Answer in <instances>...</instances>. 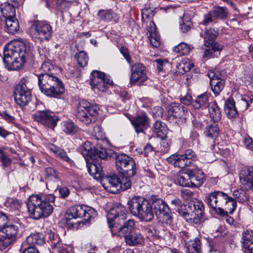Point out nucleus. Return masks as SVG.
Wrapping results in <instances>:
<instances>
[{"mask_svg": "<svg viewBox=\"0 0 253 253\" xmlns=\"http://www.w3.org/2000/svg\"><path fill=\"white\" fill-rule=\"evenodd\" d=\"M130 83L131 84H140L148 79L147 71L145 66L141 63H136L131 68Z\"/></svg>", "mask_w": 253, "mask_h": 253, "instance_id": "obj_16", "label": "nucleus"}, {"mask_svg": "<svg viewBox=\"0 0 253 253\" xmlns=\"http://www.w3.org/2000/svg\"><path fill=\"white\" fill-rule=\"evenodd\" d=\"M153 131L158 137L165 139L167 134V127L166 124L161 121H157L153 126Z\"/></svg>", "mask_w": 253, "mask_h": 253, "instance_id": "obj_36", "label": "nucleus"}, {"mask_svg": "<svg viewBox=\"0 0 253 253\" xmlns=\"http://www.w3.org/2000/svg\"><path fill=\"white\" fill-rule=\"evenodd\" d=\"M233 196L240 203L244 202L246 199L244 193H239L238 190H235L233 192Z\"/></svg>", "mask_w": 253, "mask_h": 253, "instance_id": "obj_60", "label": "nucleus"}, {"mask_svg": "<svg viewBox=\"0 0 253 253\" xmlns=\"http://www.w3.org/2000/svg\"><path fill=\"white\" fill-rule=\"evenodd\" d=\"M196 159L195 152L187 149L183 155L174 154L167 158L168 163L180 168L189 167Z\"/></svg>", "mask_w": 253, "mask_h": 253, "instance_id": "obj_12", "label": "nucleus"}, {"mask_svg": "<svg viewBox=\"0 0 253 253\" xmlns=\"http://www.w3.org/2000/svg\"><path fill=\"white\" fill-rule=\"evenodd\" d=\"M177 183L181 186L191 187L189 172L182 173L177 178Z\"/></svg>", "mask_w": 253, "mask_h": 253, "instance_id": "obj_48", "label": "nucleus"}, {"mask_svg": "<svg viewBox=\"0 0 253 253\" xmlns=\"http://www.w3.org/2000/svg\"><path fill=\"white\" fill-rule=\"evenodd\" d=\"M107 76L100 71L97 70L93 71L90 76V84L93 89L100 82H102Z\"/></svg>", "mask_w": 253, "mask_h": 253, "instance_id": "obj_38", "label": "nucleus"}, {"mask_svg": "<svg viewBox=\"0 0 253 253\" xmlns=\"http://www.w3.org/2000/svg\"><path fill=\"white\" fill-rule=\"evenodd\" d=\"M209 95L204 93L197 96L192 102V105L195 109H204L207 108L209 104Z\"/></svg>", "mask_w": 253, "mask_h": 253, "instance_id": "obj_35", "label": "nucleus"}, {"mask_svg": "<svg viewBox=\"0 0 253 253\" xmlns=\"http://www.w3.org/2000/svg\"><path fill=\"white\" fill-rule=\"evenodd\" d=\"M94 152L95 157L92 158V159L96 161L99 160L100 162L102 163V160H105L107 158V153L105 148L94 149Z\"/></svg>", "mask_w": 253, "mask_h": 253, "instance_id": "obj_52", "label": "nucleus"}, {"mask_svg": "<svg viewBox=\"0 0 253 253\" xmlns=\"http://www.w3.org/2000/svg\"><path fill=\"white\" fill-rule=\"evenodd\" d=\"M223 192L220 191H214L209 194H207L204 200L205 202L210 206L214 211L217 212V210L219 207L218 205L220 204L222 200Z\"/></svg>", "mask_w": 253, "mask_h": 253, "instance_id": "obj_21", "label": "nucleus"}, {"mask_svg": "<svg viewBox=\"0 0 253 253\" xmlns=\"http://www.w3.org/2000/svg\"><path fill=\"white\" fill-rule=\"evenodd\" d=\"M222 200L218 205L217 213L220 215H227L228 213L232 214L235 210L237 206L236 201L233 198L229 197L227 194L223 193Z\"/></svg>", "mask_w": 253, "mask_h": 253, "instance_id": "obj_17", "label": "nucleus"}, {"mask_svg": "<svg viewBox=\"0 0 253 253\" xmlns=\"http://www.w3.org/2000/svg\"><path fill=\"white\" fill-rule=\"evenodd\" d=\"M127 205L131 213L141 220L150 221L154 217L152 207L144 197H134L128 201Z\"/></svg>", "mask_w": 253, "mask_h": 253, "instance_id": "obj_5", "label": "nucleus"}, {"mask_svg": "<svg viewBox=\"0 0 253 253\" xmlns=\"http://www.w3.org/2000/svg\"><path fill=\"white\" fill-rule=\"evenodd\" d=\"M220 130L218 126L216 124H212L208 125L205 128L204 134L205 135L212 140H215L219 134Z\"/></svg>", "mask_w": 253, "mask_h": 253, "instance_id": "obj_30", "label": "nucleus"}, {"mask_svg": "<svg viewBox=\"0 0 253 253\" xmlns=\"http://www.w3.org/2000/svg\"><path fill=\"white\" fill-rule=\"evenodd\" d=\"M14 97L17 104L21 107L27 105L31 101V91L27 88L26 84L23 80H21V82L16 86Z\"/></svg>", "mask_w": 253, "mask_h": 253, "instance_id": "obj_14", "label": "nucleus"}, {"mask_svg": "<svg viewBox=\"0 0 253 253\" xmlns=\"http://www.w3.org/2000/svg\"><path fill=\"white\" fill-rule=\"evenodd\" d=\"M5 23V30L10 34H15L19 29V24L15 17L4 19Z\"/></svg>", "mask_w": 253, "mask_h": 253, "instance_id": "obj_34", "label": "nucleus"}, {"mask_svg": "<svg viewBox=\"0 0 253 253\" xmlns=\"http://www.w3.org/2000/svg\"><path fill=\"white\" fill-rule=\"evenodd\" d=\"M34 121L48 127H54L59 121L58 117L51 111L47 110L38 111L33 115Z\"/></svg>", "mask_w": 253, "mask_h": 253, "instance_id": "obj_15", "label": "nucleus"}, {"mask_svg": "<svg viewBox=\"0 0 253 253\" xmlns=\"http://www.w3.org/2000/svg\"><path fill=\"white\" fill-rule=\"evenodd\" d=\"M99 108L96 105L91 104L86 100L80 102L78 106L76 117L85 124L94 123L97 120Z\"/></svg>", "mask_w": 253, "mask_h": 253, "instance_id": "obj_7", "label": "nucleus"}, {"mask_svg": "<svg viewBox=\"0 0 253 253\" xmlns=\"http://www.w3.org/2000/svg\"><path fill=\"white\" fill-rule=\"evenodd\" d=\"M62 129L68 134H74L77 132L78 127L73 122L67 121L62 122Z\"/></svg>", "mask_w": 253, "mask_h": 253, "instance_id": "obj_42", "label": "nucleus"}, {"mask_svg": "<svg viewBox=\"0 0 253 253\" xmlns=\"http://www.w3.org/2000/svg\"><path fill=\"white\" fill-rule=\"evenodd\" d=\"M112 84L113 81L109 79V77L107 76L102 82H100V83L98 84L93 89L94 91H95L96 90L100 91H104L107 89V85H111Z\"/></svg>", "mask_w": 253, "mask_h": 253, "instance_id": "obj_51", "label": "nucleus"}, {"mask_svg": "<svg viewBox=\"0 0 253 253\" xmlns=\"http://www.w3.org/2000/svg\"><path fill=\"white\" fill-rule=\"evenodd\" d=\"M180 100L181 103L185 105H188L191 103H192V97L189 94H186L184 96H181Z\"/></svg>", "mask_w": 253, "mask_h": 253, "instance_id": "obj_61", "label": "nucleus"}, {"mask_svg": "<svg viewBox=\"0 0 253 253\" xmlns=\"http://www.w3.org/2000/svg\"><path fill=\"white\" fill-rule=\"evenodd\" d=\"M239 177L242 184H249L253 189V167L243 169L240 172Z\"/></svg>", "mask_w": 253, "mask_h": 253, "instance_id": "obj_25", "label": "nucleus"}, {"mask_svg": "<svg viewBox=\"0 0 253 253\" xmlns=\"http://www.w3.org/2000/svg\"><path fill=\"white\" fill-rule=\"evenodd\" d=\"M52 27L45 21H35L30 29V35L35 40L49 41L51 37Z\"/></svg>", "mask_w": 253, "mask_h": 253, "instance_id": "obj_10", "label": "nucleus"}, {"mask_svg": "<svg viewBox=\"0 0 253 253\" xmlns=\"http://www.w3.org/2000/svg\"><path fill=\"white\" fill-rule=\"evenodd\" d=\"M154 15L153 11L149 8H144L142 9L141 16L143 20L149 19L150 16Z\"/></svg>", "mask_w": 253, "mask_h": 253, "instance_id": "obj_58", "label": "nucleus"}, {"mask_svg": "<svg viewBox=\"0 0 253 253\" xmlns=\"http://www.w3.org/2000/svg\"><path fill=\"white\" fill-rule=\"evenodd\" d=\"M43 61L41 68L43 73L38 76L39 88L46 95L58 98L65 91L64 84L58 77L48 73L53 68L49 60Z\"/></svg>", "mask_w": 253, "mask_h": 253, "instance_id": "obj_1", "label": "nucleus"}, {"mask_svg": "<svg viewBox=\"0 0 253 253\" xmlns=\"http://www.w3.org/2000/svg\"><path fill=\"white\" fill-rule=\"evenodd\" d=\"M190 180L191 181V187H198L201 186L204 182L203 180L201 178L198 177L196 173L193 172H189Z\"/></svg>", "mask_w": 253, "mask_h": 253, "instance_id": "obj_53", "label": "nucleus"}, {"mask_svg": "<svg viewBox=\"0 0 253 253\" xmlns=\"http://www.w3.org/2000/svg\"><path fill=\"white\" fill-rule=\"evenodd\" d=\"M181 204L182 202L178 198H174L171 201V206L175 211L178 210V208Z\"/></svg>", "mask_w": 253, "mask_h": 253, "instance_id": "obj_63", "label": "nucleus"}, {"mask_svg": "<svg viewBox=\"0 0 253 253\" xmlns=\"http://www.w3.org/2000/svg\"><path fill=\"white\" fill-rule=\"evenodd\" d=\"M90 160L91 162L90 164H87L88 171L90 175H92L95 178H98L103 174V169L101 167L102 163L99 160Z\"/></svg>", "mask_w": 253, "mask_h": 253, "instance_id": "obj_23", "label": "nucleus"}, {"mask_svg": "<svg viewBox=\"0 0 253 253\" xmlns=\"http://www.w3.org/2000/svg\"><path fill=\"white\" fill-rule=\"evenodd\" d=\"M216 19L212 13V11H210L207 14L204 15L203 20L201 22L200 24L203 25H206L211 22H212Z\"/></svg>", "mask_w": 253, "mask_h": 253, "instance_id": "obj_55", "label": "nucleus"}, {"mask_svg": "<svg viewBox=\"0 0 253 253\" xmlns=\"http://www.w3.org/2000/svg\"><path fill=\"white\" fill-rule=\"evenodd\" d=\"M44 171L47 183L50 185L53 184L55 187H58L60 180L59 173L50 167L45 168Z\"/></svg>", "mask_w": 253, "mask_h": 253, "instance_id": "obj_24", "label": "nucleus"}, {"mask_svg": "<svg viewBox=\"0 0 253 253\" xmlns=\"http://www.w3.org/2000/svg\"><path fill=\"white\" fill-rule=\"evenodd\" d=\"M19 228L14 224H7L0 229V250L3 251L14 243L19 237Z\"/></svg>", "mask_w": 253, "mask_h": 253, "instance_id": "obj_8", "label": "nucleus"}, {"mask_svg": "<svg viewBox=\"0 0 253 253\" xmlns=\"http://www.w3.org/2000/svg\"><path fill=\"white\" fill-rule=\"evenodd\" d=\"M97 214L96 211L92 208L82 205H76L71 207L67 212L66 218L68 220L71 218H83L85 221H89Z\"/></svg>", "mask_w": 253, "mask_h": 253, "instance_id": "obj_11", "label": "nucleus"}, {"mask_svg": "<svg viewBox=\"0 0 253 253\" xmlns=\"http://www.w3.org/2000/svg\"><path fill=\"white\" fill-rule=\"evenodd\" d=\"M218 35V31L213 28L207 29L205 31L204 42L205 45H210L217 43L215 39Z\"/></svg>", "mask_w": 253, "mask_h": 253, "instance_id": "obj_33", "label": "nucleus"}, {"mask_svg": "<svg viewBox=\"0 0 253 253\" xmlns=\"http://www.w3.org/2000/svg\"><path fill=\"white\" fill-rule=\"evenodd\" d=\"M212 11L215 19L224 20L227 18L228 11L224 7L216 6Z\"/></svg>", "mask_w": 253, "mask_h": 253, "instance_id": "obj_46", "label": "nucleus"}, {"mask_svg": "<svg viewBox=\"0 0 253 253\" xmlns=\"http://www.w3.org/2000/svg\"><path fill=\"white\" fill-rule=\"evenodd\" d=\"M18 3L14 1V4L5 2L0 6V11L5 19L15 17V7Z\"/></svg>", "mask_w": 253, "mask_h": 253, "instance_id": "obj_26", "label": "nucleus"}, {"mask_svg": "<svg viewBox=\"0 0 253 253\" xmlns=\"http://www.w3.org/2000/svg\"><path fill=\"white\" fill-rule=\"evenodd\" d=\"M39 53L41 58L42 60H49L48 59L49 49L45 47L42 46L39 48Z\"/></svg>", "mask_w": 253, "mask_h": 253, "instance_id": "obj_56", "label": "nucleus"}, {"mask_svg": "<svg viewBox=\"0 0 253 253\" xmlns=\"http://www.w3.org/2000/svg\"><path fill=\"white\" fill-rule=\"evenodd\" d=\"M94 151V146L89 141H86L79 148V151L84 157L87 162L88 161H89V159H92V158L95 157Z\"/></svg>", "mask_w": 253, "mask_h": 253, "instance_id": "obj_27", "label": "nucleus"}, {"mask_svg": "<svg viewBox=\"0 0 253 253\" xmlns=\"http://www.w3.org/2000/svg\"><path fill=\"white\" fill-rule=\"evenodd\" d=\"M130 121L137 133L143 132L149 126V118L145 113L137 115Z\"/></svg>", "mask_w": 253, "mask_h": 253, "instance_id": "obj_20", "label": "nucleus"}, {"mask_svg": "<svg viewBox=\"0 0 253 253\" xmlns=\"http://www.w3.org/2000/svg\"><path fill=\"white\" fill-rule=\"evenodd\" d=\"M243 248L249 247V245L253 243V231L247 230L242 234L241 240Z\"/></svg>", "mask_w": 253, "mask_h": 253, "instance_id": "obj_45", "label": "nucleus"}, {"mask_svg": "<svg viewBox=\"0 0 253 253\" xmlns=\"http://www.w3.org/2000/svg\"><path fill=\"white\" fill-rule=\"evenodd\" d=\"M124 238L126 243L129 246L142 245L144 242V238L139 232L131 233Z\"/></svg>", "mask_w": 253, "mask_h": 253, "instance_id": "obj_28", "label": "nucleus"}, {"mask_svg": "<svg viewBox=\"0 0 253 253\" xmlns=\"http://www.w3.org/2000/svg\"><path fill=\"white\" fill-rule=\"evenodd\" d=\"M224 111L229 119L235 118L238 116V112L233 98H229L226 101L224 105Z\"/></svg>", "mask_w": 253, "mask_h": 253, "instance_id": "obj_32", "label": "nucleus"}, {"mask_svg": "<svg viewBox=\"0 0 253 253\" xmlns=\"http://www.w3.org/2000/svg\"><path fill=\"white\" fill-rule=\"evenodd\" d=\"M187 111L180 104L171 103L169 107L168 116L169 118L175 119L176 122L186 118Z\"/></svg>", "mask_w": 253, "mask_h": 253, "instance_id": "obj_18", "label": "nucleus"}, {"mask_svg": "<svg viewBox=\"0 0 253 253\" xmlns=\"http://www.w3.org/2000/svg\"><path fill=\"white\" fill-rule=\"evenodd\" d=\"M150 25L148 30L150 41L153 46L157 47L160 45V38L156 31V27L154 23H151Z\"/></svg>", "mask_w": 253, "mask_h": 253, "instance_id": "obj_39", "label": "nucleus"}, {"mask_svg": "<svg viewBox=\"0 0 253 253\" xmlns=\"http://www.w3.org/2000/svg\"><path fill=\"white\" fill-rule=\"evenodd\" d=\"M159 221L167 224H170L172 218L170 209L167 203L162 199L155 200L151 206Z\"/></svg>", "mask_w": 253, "mask_h": 253, "instance_id": "obj_13", "label": "nucleus"}, {"mask_svg": "<svg viewBox=\"0 0 253 253\" xmlns=\"http://www.w3.org/2000/svg\"><path fill=\"white\" fill-rule=\"evenodd\" d=\"M26 243L33 247L42 245L44 243L43 236L39 233H32L27 238Z\"/></svg>", "mask_w": 253, "mask_h": 253, "instance_id": "obj_37", "label": "nucleus"}, {"mask_svg": "<svg viewBox=\"0 0 253 253\" xmlns=\"http://www.w3.org/2000/svg\"><path fill=\"white\" fill-rule=\"evenodd\" d=\"M243 143L246 148L250 150L253 149V140L249 135H247L245 137L243 140Z\"/></svg>", "mask_w": 253, "mask_h": 253, "instance_id": "obj_59", "label": "nucleus"}, {"mask_svg": "<svg viewBox=\"0 0 253 253\" xmlns=\"http://www.w3.org/2000/svg\"><path fill=\"white\" fill-rule=\"evenodd\" d=\"M78 64L82 67L85 66L88 61V57L85 52L80 51L75 55Z\"/></svg>", "mask_w": 253, "mask_h": 253, "instance_id": "obj_50", "label": "nucleus"}, {"mask_svg": "<svg viewBox=\"0 0 253 253\" xmlns=\"http://www.w3.org/2000/svg\"><path fill=\"white\" fill-rule=\"evenodd\" d=\"M201 241L198 238L186 243L188 253H201Z\"/></svg>", "mask_w": 253, "mask_h": 253, "instance_id": "obj_40", "label": "nucleus"}, {"mask_svg": "<svg viewBox=\"0 0 253 253\" xmlns=\"http://www.w3.org/2000/svg\"><path fill=\"white\" fill-rule=\"evenodd\" d=\"M190 139L194 144H198L199 135L198 132L194 130H191L190 132Z\"/></svg>", "mask_w": 253, "mask_h": 253, "instance_id": "obj_64", "label": "nucleus"}, {"mask_svg": "<svg viewBox=\"0 0 253 253\" xmlns=\"http://www.w3.org/2000/svg\"><path fill=\"white\" fill-rule=\"evenodd\" d=\"M208 76L210 79V85L215 96L221 92L224 87V81L219 77L214 71H210Z\"/></svg>", "mask_w": 253, "mask_h": 253, "instance_id": "obj_19", "label": "nucleus"}, {"mask_svg": "<svg viewBox=\"0 0 253 253\" xmlns=\"http://www.w3.org/2000/svg\"><path fill=\"white\" fill-rule=\"evenodd\" d=\"M192 206L191 221L197 224L201 220L204 210V206L202 202L197 201L194 203L190 204Z\"/></svg>", "mask_w": 253, "mask_h": 253, "instance_id": "obj_22", "label": "nucleus"}, {"mask_svg": "<svg viewBox=\"0 0 253 253\" xmlns=\"http://www.w3.org/2000/svg\"><path fill=\"white\" fill-rule=\"evenodd\" d=\"M126 212L127 211L124 206L117 203L107 214L110 228L116 227L117 225L123 224L119 228V233L120 236L124 237L131 233L135 224L133 219L126 220Z\"/></svg>", "mask_w": 253, "mask_h": 253, "instance_id": "obj_3", "label": "nucleus"}, {"mask_svg": "<svg viewBox=\"0 0 253 253\" xmlns=\"http://www.w3.org/2000/svg\"><path fill=\"white\" fill-rule=\"evenodd\" d=\"M55 199L52 194L30 196L27 203L30 216L37 220L49 216L53 212Z\"/></svg>", "mask_w": 253, "mask_h": 253, "instance_id": "obj_2", "label": "nucleus"}, {"mask_svg": "<svg viewBox=\"0 0 253 253\" xmlns=\"http://www.w3.org/2000/svg\"><path fill=\"white\" fill-rule=\"evenodd\" d=\"M209 112L211 119L214 123L219 122L221 118V111L215 101L209 105Z\"/></svg>", "mask_w": 253, "mask_h": 253, "instance_id": "obj_31", "label": "nucleus"}, {"mask_svg": "<svg viewBox=\"0 0 253 253\" xmlns=\"http://www.w3.org/2000/svg\"><path fill=\"white\" fill-rule=\"evenodd\" d=\"M192 206L190 204L186 205L182 204L178 210L176 211L182 216L184 217L187 220H190L191 215Z\"/></svg>", "mask_w": 253, "mask_h": 253, "instance_id": "obj_44", "label": "nucleus"}, {"mask_svg": "<svg viewBox=\"0 0 253 253\" xmlns=\"http://www.w3.org/2000/svg\"><path fill=\"white\" fill-rule=\"evenodd\" d=\"M98 15L101 20L107 22L116 21L118 18L116 14L111 10H100L98 12Z\"/></svg>", "mask_w": 253, "mask_h": 253, "instance_id": "obj_41", "label": "nucleus"}, {"mask_svg": "<svg viewBox=\"0 0 253 253\" xmlns=\"http://www.w3.org/2000/svg\"><path fill=\"white\" fill-rule=\"evenodd\" d=\"M251 100L249 96L242 97L239 101V105L242 111L246 110L248 109L249 106V100Z\"/></svg>", "mask_w": 253, "mask_h": 253, "instance_id": "obj_57", "label": "nucleus"}, {"mask_svg": "<svg viewBox=\"0 0 253 253\" xmlns=\"http://www.w3.org/2000/svg\"><path fill=\"white\" fill-rule=\"evenodd\" d=\"M116 167L122 175L132 177L136 173V165L130 157L120 154L116 156Z\"/></svg>", "mask_w": 253, "mask_h": 253, "instance_id": "obj_9", "label": "nucleus"}, {"mask_svg": "<svg viewBox=\"0 0 253 253\" xmlns=\"http://www.w3.org/2000/svg\"><path fill=\"white\" fill-rule=\"evenodd\" d=\"M52 246L55 251L58 253H71V247L63 245L59 240L57 242L52 243Z\"/></svg>", "mask_w": 253, "mask_h": 253, "instance_id": "obj_49", "label": "nucleus"}, {"mask_svg": "<svg viewBox=\"0 0 253 253\" xmlns=\"http://www.w3.org/2000/svg\"><path fill=\"white\" fill-rule=\"evenodd\" d=\"M205 46L208 48H206L204 51L203 56L204 59H208L213 56V53L220 50V47L218 43L211 44L210 45H205Z\"/></svg>", "mask_w": 253, "mask_h": 253, "instance_id": "obj_47", "label": "nucleus"}, {"mask_svg": "<svg viewBox=\"0 0 253 253\" xmlns=\"http://www.w3.org/2000/svg\"><path fill=\"white\" fill-rule=\"evenodd\" d=\"M193 47L185 42H181L173 47V51L179 53L180 55H186L189 54Z\"/></svg>", "mask_w": 253, "mask_h": 253, "instance_id": "obj_43", "label": "nucleus"}, {"mask_svg": "<svg viewBox=\"0 0 253 253\" xmlns=\"http://www.w3.org/2000/svg\"><path fill=\"white\" fill-rule=\"evenodd\" d=\"M48 148L49 150L54 153L55 156L62 160L66 162L70 165H72L73 161L68 157L67 153L61 148L54 145L50 144L49 145Z\"/></svg>", "mask_w": 253, "mask_h": 253, "instance_id": "obj_29", "label": "nucleus"}, {"mask_svg": "<svg viewBox=\"0 0 253 253\" xmlns=\"http://www.w3.org/2000/svg\"><path fill=\"white\" fill-rule=\"evenodd\" d=\"M130 177L123 175L121 178L116 175L106 176L102 180V185L108 192L117 194L131 187Z\"/></svg>", "mask_w": 253, "mask_h": 253, "instance_id": "obj_6", "label": "nucleus"}, {"mask_svg": "<svg viewBox=\"0 0 253 253\" xmlns=\"http://www.w3.org/2000/svg\"><path fill=\"white\" fill-rule=\"evenodd\" d=\"M193 195V192L188 189L182 190L181 192V197L185 200H189L190 199Z\"/></svg>", "mask_w": 253, "mask_h": 253, "instance_id": "obj_62", "label": "nucleus"}, {"mask_svg": "<svg viewBox=\"0 0 253 253\" xmlns=\"http://www.w3.org/2000/svg\"><path fill=\"white\" fill-rule=\"evenodd\" d=\"M0 160L2 166L4 168L7 167L11 164V160L4 153V152L0 149Z\"/></svg>", "mask_w": 253, "mask_h": 253, "instance_id": "obj_54", "label": "nucleus"}, {"mask_svg": "<svg viewBox=\"0 0 253 253\" xmlns=\"http://www.w3.org/2000/svg\"><path fill=\"white\" fill-rule=\"evenodd\" d=\"M28 53L25 44L19 42H14L5 46L3 50V61L11 65V70L20 68L25 62Z\"/></svg>", "mask_w": 253, "mask_h": 253, "instance_id": "obj_4", "label": "nucleus"}]
</instances>
